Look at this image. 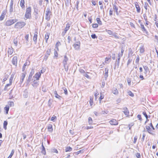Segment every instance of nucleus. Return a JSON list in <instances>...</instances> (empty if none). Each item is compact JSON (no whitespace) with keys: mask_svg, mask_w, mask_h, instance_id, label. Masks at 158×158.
Wrapping results in <instances>:
<instances>
[{"mask_svg":"<svg viewBox=\"0 0 158 158\" xmlns=\"http://www.w3.org/2000/svg\"><path fill=\"white\" fill-rule=\"evenodd\" d=\"M145 128L147 132L153 135L155 134V129L151 121L148 122L144 123Z\"/></svg>","mask_w":158,"mask_h":158,"instance_id":"1","label":"nucleus"},{"mask_svg":"<svg viewBox=\"0 0 158 158\" xmlns=\"http://www.w3.org/2000/svg\"><path fill=\"white\" fill-rule=\"evenodd\" d=\"M31 7L29 6L27 8L26 12L24 15L25 19H30L31 17Z\"/></svg>","mask_w":158,"mask_h":158,"instance_id":"2","label":"nucleus"},{"mask_svg":"<svg viewBox=\"0 0 158 158\" xmlns=\"http://www.w3.org/2000/svg\"><path fill=\"white\" fill-rule=\"evenodd\" d=\"M26 25L25 22L23 21H19L16 23L14 26L15 28L20 29L22 28Z\"/></svg>","mask_w":158,"mask_h":158,"instance_id":"3","label":"nucleus"},{"mask_svg":"<svg viewBox=\"0 0 158 158\" xmlns=\"http://www.w3.org/2000/svg\"><path fill=\"white\" fill-rule=\"evenodd\" d=\"M17 21L16 19H9L4 22V25L5 26H10L14 24Z\"/></svg>","mask_w":158,"mask_h":158,"instance_id":"4","label":"nucleus"},{"mask_svg":"<svg viewBox=\"0 0 158 158\" xmlns=\"http://www.w3.org/2000/svg\"><path fill=\"white\" fill-rule=\"evenodd\" d=\"M14 78L13 76L11 75L10 77L9 80V83L6 84L5 86L4 89V90L5 91H8L10 89V87L11 85L12 84L13 80Z\"/></svg>","mask_w":158,"mask_h":158,"instance_id":"5","label":"nucleus"},{"mask_svg":"<svg viewBox=\"0 0 158 158\" xmlns=\"http://www.w3.org/2000/svg\"><path fill=\"white\" fill-rule=\"evenodd\" d=\"M52 12L49 9L46 11L45 14V19L48 21L49 20L50 16L52 15Z\"/></svg>","mask_w":158,"mask_h":158,"instance_id":"6","label":"nucleus"},{"mask_svg":"<svg viewBox=\"0 0 158 158\" xmlns=\"http://www.w3.org/2000/svg\"><path fill=\"white\" fill-rule=\"evenodd\" d=\"M18 62V57L17 56H14L12 60L11 63L15 67H17Z\"/></svg>","mask_w":158,"mask_h":158,"instance_id":"7","label":"nucleus"},{"mask_svg":"<svg viewBox=\"0 0 158 158\" xmlns=\"http://www.w3.org/2000/svg\"><path fill=\"white\" fill-rule=\"evenodd\" d=\"M30 64V61L29 60H26L25 63H24L23 65L22 68V71L23 72H24L26 69V66H29Z\"/></svg>","mask_w":158,"mask_h":158,"instance_id":"8","label":"nucleus"},{"mask_svg":"<svg viewBox=\"0 0 158 158\" xmlns=\"http://www.w3.org/2000/svg\"><path fill=\"white\" fill-rule=\"evenodd\" d=\"M51 52V48H48L46 51V54L45 55L44 58V60H47L48 56L50 55Z\"/></svg>","mask_w":158,"mask_h":158,"instance_id":"9","label":"nucleus"},{"mask_svg":"<svg viewBox=\"0 0 158 158\" xmlns=\"http://www.w3.org/2000/svg\"><path fill=\"white\" fill-rule=\"evenodd\" d=\"M40 77L41 73H40V72L37 73L33 76V79L35 80L38 81Z\"/></svg>","mask_w":158,"mask_h":158,"instance_id":"10","label":"nucleus"},{"mask_svg":"<svg viewBox=\"0 0 158 158\" xmlns=\"http://www.w3.org/2000/svg\"><path fill=\"white\" fill-rule=\"evenodd\" d=\"M7 13V10H4L2 13V14L0 16V20H3L5 18V15Z\"/></svg>","mask_w":158,"mask_h":158,"instance_id":"11","label":"nucleus"},{"mask_svg":"<svg viewBox=\"0 0 158 158\" xmlns=\"http://www.w3.org/2000/svg\"><path fill=\"white\" fill-rule=\"evenodd\" d=\"M26 74V72H24L21 74L20 77V81L21 83L23 82Z\"/></svg>","mask_w":158,"mask_h":158,"instance_id":"12","label":"nucleus"},{"mask_svg":"<svg viewBox=\"0 0 158 158\" xmlns=\"http://www.w3.org/2000/svg\"><path fill=\"white\" fill-rule=\"evenodd\" d=\"M68 58L67 56L66 55L64 56V60L63 61V63L64 64V67H65V70L66 71H67L68 70V66H67V68H66L65 67V65L67 64V61H68Z\"/></svg>","mask_w":158,"mask_h":158,"instance_id":"13","label":"nucleus"},{"mask_svg":"<svg viewBox=\"0 0 158 158\" xmlns=\"http://www.w3.org/2000/svg\"><path fill=\"white\" fill-rule=\"evenodd\" d=\"M14 1L13 0H11L10 5V12H12L14 10Z\"/></svg>","mask_w":158,"mask_h":158,"instance_id":"14","label":"nucleus"},{"mask_svg":"<svg viewBox=\"0 0 158 158\" xmlns=\"http://www.w3.org/2000/svg\"><path fill=\"white\" fill-rule=\"evenodd\" d=\"M80 42H76L73 45V46L75 49L76 50L78 49L80 47Z\"/></svg>","mask_w":158,"mask_h":158,"instance_id":"15","label":"nucleus"},{"mask_svg":"<svg viewBox=\"0 0 158 158\" xmlns=\"http://www.w3.org/2000/svg\"><path fill=\"white\" fill-rule=\"evenodd\" d=\"M135 6L137 12L139 13L140 11V8L139 5V3L137 2L135 3Z\"/></svg>","mask_w":158,"mask_h":158,"instance_id":"16","label":"nucleus"},{"mask_svg":"<svg viewBox=\"0 0 158 158\" xmlns=\"http://www.w3.org/2000/svg\"><path fill=\"white\" fill-rule=\"evenodd\" d=\"M71 24L69 23H67L66 25V26L64 30V34L66 33L67 31L69 29L70 27Z\"/></svg>","mask_w":158,"mask_h":158,"instance_id":"17","label":"nucleus"},{"mask_svg":"<svg viewBox=\"0 0 158 158\" xmlns=\"http://www.w3.org/2000/svg\"><path fill=\"white\" fill-rule=\"evenodd\" d=\"M123 112L125 114L127 117L129 115V111L128 110L127 108H125L123 109Z\"/></svg>","mask_w":158,"mask_h":158,"instance_id":"18","label":"nucleus"},{"mask_svg":"<svg viewBox=\"0 0 158 158\" xmlns=\"http://www.w3.org/2000/svg\"><path fill=\"white\" fill-rule=\"evenodd\" d=\"M38 32L36 31L33 37V40L35 42V44H36L37 41V38L38 36Z\"/></svg>","mask_w":158,"mask_h":158,"instance_id":"19","label":"nucleus"},{"mask_svg":"<svg viewBox=\"0 0 158 158\" xmlns=\"http://www.w3.org/2000/svg\"><path fill=\"white\" fill-rule=\"evenodd\" d=\"M106 31L110 35H113L114 36L115 38H117V33H115L114 34H113V32L112 31L109 30H106Z\"/></svg>","mask_w":158,"mask_h":158,"instance_id":"20","label":"nucleus"},{"mask_svg":"<svg viewBox=\"0 0 158 158\" xmlns=\"http://www.w3.org/2000/svg\"><path fill=\"white\" fill-rule=\"evenodd\" d=\"M142 114L146 118V120L145 121V123H146L147 122H150V121H149V119H148V117L146 112L145 111H143L142 112Z\"/></svg>","mask_w":158,"mask_h":158,"instance_id":"21","label":"nucleus"},{"mask_svg":"<svg viewBox=\"0 0 158 158\" xmlns=\"http://www.w3.org/2000/svg\"><path fill=\"white\" fill-rule=\"evenodd\" d=\"M110 123L112 125H116L118 124V122L115 119H112L110 121Z\"/></svg>","mask_w":158,"mask_h":158,"instance_id":"22","label":"nucleus"},{"mask_svg":"<svg viewBox=\"0 0 158 158\" xmlns=\"http://www.w3.org/2000/svg\"><path fill=\"white\" fill-rule=\"evenodd\" d=\"M13 51V48H12L11 47L8 48V49L7 51V53L8 55H11L12 54Z\"/></svg>","mask_w":158,"mask_h":158,"instance_id":"23","label":"nucleus"},{"mask_svg":"<svg viewBox=\"0 0 158 158\" xmlns=\"http://www.w3.org/2000/svg\"><path fill=\"white\" fill-rule=\"evenodd\" d=\"M33 84H32V86L34 87H37L39 85L38 82L37 81L34 79H33Z\"/></svg>","mask_w":158,"mask_h":158,"instance_id":"24","label":"nucleus"},{"mask_svg":"<svg viewBox=\"0 0 158 158\" xmlns=\"http://www.w3.org/2000/svg\"><path fill=\"white\" fill-rule=\"evenodd\" d=\"M61 44L60 42L59 41H57L55 45V49H56L57 50H59V47L61 45Z\"/></svg>","mask_w":158,"mask_h":158,"instance_id":"25","label":"nucleus"},{"mask_svg":"<svg viewBox=\"0 0 158 158\" xmlns=\"http://www.w3.org/2000/svg\"><path fill=\"white\" fill-rule=\"evenodd\" d=\"M25 1L24 0H21L20 2V5L21 8L23 9L25 7Z\"/></svg>","mask_w":158,"mask_h":158,"instance_id":"26","label":"nucleus"},{"mask_svg":"<svg viewBox=\"0 0 158 158\" xmlns=\"http://www.w3.org/2000/svg\"><path fill=\"white\" fill-rule=\"evenodd\" d=\"M93 98L94 97L93 95L90 97V100L89 101V102L91 106L93 105L94 104Z\"/></svg>","mask_w":158,"mask_h":158,"instance_id":"27","label":"nucleus"},{"mask_svg":"<svg viewBox=\"0 0 158 158\" xmlns=\"http://www.w3.org/2000/svg\"><path fill=\"white\" fill-rule=\"evenodd\" d=\"M50 34L49 33H47L45 35L44 39L45 40L46 43H48V40L49 38Z\"/></svg>","mask_w":158,"mask_h":158,"instance_id":"28","label":"nucleus"},{"mask_svg":"<svg viewBox=\"0 0 158 158\" xmlns=\"http://www.w3.org/2000/svg\"><path fill=\"white\" fill-rule=\"evenodd\" d=\"M59 50H57L56 49H54V56L56 58H57L58 56V52Z\"/></svg>","mask_w":158,"mask_h":158,"instance_id":"29","label":"nucleus"},{"mask_svg":"<svg viewBox=\"0 0 158 158\" xmlns=\"http://www.w3.org/2000/svg\"><path fill=\"white\" fill-rule=\"evenodd\" d=\"M54 93L55 96L56 98L59 99H60V98H61V97L58 94L56 91H54Z\"/></svg>","mask_w":158,"mask_h":158,"instance_id":"30","label":"nucleus"},{"mask_svg":"<svg viewBox=\"0 0 158 158\" xmlns=\"http://www.w3.org/2000/svg\"><path fill=\"white\" fill-rule=\"evenodd\" d=\"M4 109L5 111L6 114H8L9 109V106L7 105L4 108Z\"/></svg>","mask_w":158,"mask_h":158,"instance_id":"31","label":"nucleus"},{"mask_svg":"<svg viewBox=\"0 0 158 158\" xmlns=\"http://www.w3.org/2000/svg\"><path fill=\"white\" fill-rule=\"evenodd\" d=\"M48 129L49 131L52 132L53 131L52 125V124H49L48 127Z\"/></svg>","mask_w":158,"mask_h":158,"instance_id":"32","label":"nucleus"},{"mask_svg":"<svg viewBox=\"0 0 158 158\" xmlns=\"http://www.w3.org/2000/svg\"><path fill=\"white\" fill-rule=\"evenodd\" d=\"M140 27L142 29V30L144 32H147V31L145 27H144V25L143 24H140Z\"/></svg>","mask_w":158,"mask_h":158,"instance_id":"33","label":"nucleus"},{"mask_svg":"<svg viewBox=\"0 0 158 158\" xmlns=\"http://www.w3.org/2000/svg\"><path fill=\"white\" fill-rule=\"evenodd\" d=\"M143 68L145 70V73L146 74L148 71L149 72L148 67L147 66H143Z\"/></svg>","mask_w":158,"mask_h":158,"instance_id":"34","label":"nucleus"},{"mask_svg":"<svg viewBox=\"0 0 158 158\" xmlns=\"http://www.w3.org/2000/svg\"><path fill=\"white\" fill-rule=\"evenodd\" d=\"M111 60V56H110V57H106L105 59V63H107L108 62H109L110 60Z\"/></svg>","mask_w":158,"mask_h":158,"instance_id":"35","label":"nucleus"},{"mask_svg":"<svg viewBox=\"0 0 158 158\" xmlns=\"http://www.w3.org/2000/svg\"><path fill=\"white\" fill-rule=\"evenodd\" d=\"M96 21L98 24L99 25H102V21L100 19V18H96Z\"/></svg>","mask_w":158,"mask_h":158,"instance_id":"36","label":"nucleus"},{"mask_svg":"<svg viewBox=\"0 0 158 158\" xmlns=\"http://www.w3.org/2000/svg\"><path fill=\"white\" fill-rule=\"evenodd\" d=\"M112 92L114 94H117L118 93V91L117 89L115 88L114 87L113 89Z\"/></svg>","mask_w":158,"mask_h":158,"instance_id":"37","label":"nucleus"},{"mask_svg":"<svg viewBox=\"0 0 158 158\" xmlns=\"http://www.w3.org/2000/svg\"><path fill=\"white\" fill-rule=\"evenodd\" d=\"M8 123L6 121H5L3 123V128L5 130H6L7 129V125Z\"/></svg>","mask_w":158,"mask_h":158,"instance_id":"38","label":"nucleus"},{"mask_svg":"<svg viewBox=\"0 0 158 158\" xmlns=\"http://www.w3.org/2000/svg\"><path fill=\"white\" fill-rule=\"evenodd\" d=\"M72 150V148L71 147H67L66 148L65 150L66 152H68L71 151Z\"/></svg>","mask_w":158,"mask_h":158,"instance_id":"39","label":"nucleus"},{"mask_svg":"<svg viewBox=\"0 0 158 158\" xmlns=\"http://www.w3.org/2000/svg\"><path fill=\"white\" fill-rule=\"evenodd\" d=\"M99 95V93L97 91H96L94 94L95 100H97L98 98V96Z\"/></svg>","mask_w":158,"mask_h":158,"instance_id":"40","label":"nucleus"},{"mask_svg":"<svg viewBox=\"0 0 158 158\" xmlns=\"http://www.w3.org/2000/svg\"><path fill=\"white\" fill-rule=\"evenodd\" d=\"M8 103L9 105V107H13L14 105V102L12 101H9L8 102Z\"/></svg>","mask_w":158,"mask_h":158,"instance_id":"41","label":"nucleus"},{"mask_svg":"<svg viewBox=\"0 0 158 158\" xmlns=\"http://www.w3.org/2000/svg\"><path fill=\"white\" fill-rule=\"evenodd\" d=\"M88 123L89 125H92L93 124V120L90 117L88 118Z\"/></svg>","mask_w":158,"mask_h":158,"instance_id":"42","label":"nucleus"},{"mask_svg":"<svg viewBox=\"0 0 158 158\" xmlns=\"http://www.w3.org/2000/svg\"><path fill=\"white\" fill-rule=\"evenodd\" d=\"M100 96L99 98V100L100 102H101V100L104 98V95L102 93H101L100 94Z\"/></svg>","mask_w":158,"mask_h":158,"instance_id":"43","label":"nucleus"},{"mask_svg":"<svg viewBox=\"0 0 158 158\" xmlns=\"http://www.w3.org/2000/svg\"><path fill=\"white\" fill-rule=\"evenodd\" d=\"M14 150H12L11 151V152L10 154V155L7 158H11L12 156L14 155Z\"/></svg>","mask_w":158,"mask_h":158,"instance_id":"44","label":"nucleus"},{"mask_svg":"<svg viewBox=\"0 0 158 158\" xmlns=\"http://www.w3.org/2000/svg\"><path fill=\"white\" fill-rule=\"evenodd\" d=\"M13 42L15 45L17 46L18 43V39L17 38L14 39L13 40Z\"/></svg>","mask_w":158,"mask_h":158,"instance_id":"45","label":"nucleus"},{"mask_svg":"<svg viewBox=\"0 0 158 158\" xmlns=\"http://www.w3.org/2000/svg\"><path fill=\"white\" fill-rule=\"evenodd\" d=\"M56 116L53 115V116L51 117V121H54V120H56Z\"/></svg>","mask_w":158,"mask_h":158,"instance_id":"46","label":"nucleus"},{"mask_svg":"<svg viewBox=\"0 0 158 158\" xmlns=\"http://www.w3.org/2000/svg\"><path fill=\"white\" fill-rule=\"evenodd\" d=\"M148 5L147 2H145L144 7L146 10L148 9Z\"/></svg>","mask_w":158,"mask_h":158,"instance_id":"47","label":"nucleus"},{"mask_svg":"<svg viewBox=\"0 0 158 158\" xmlns=\"http://www.w3.org/2000/svg\"><path fill=\"white\" fill-rule=\"evenodd\" d=\"M128 94L129 96L132 97H133L134 96V94L131 91H129L128 92Z\"/></svg>","mask_w":158,"mask_h":158,"instance_id":"48","label":"nucleus"},{"mask_svg":"<svg viewBox=\"0 0 158 158\" xmlns=\"http://www.w3.org/2000/svg\"><path fill=\"white\" fill-rule=\"evenodd\" d=\"M127 81L129 85H131V78H128L127 79Z\"/></svg>","mask_w":158,"mask_h":158,"instance_id":"49","label":"nucleus"},{"mask_svg":"<svg viewBox=\"0 0 158 158\" xmlns=\"http://www.w3.org/2000/svg\"><path fill=\"white\" fill-rule=\"evenodd\" d=\"M139 56H137L136 57V58L135 60V62L137 63L138 64L139 62Z\"/></svg>","mask_w":158,"mask_h":158,"instance_id":"50","label":"nucleus"},{"mask_svg":"<svg viewBox=\"0 0 158 158\" xmlns=\"http://www.w3.org/2000/svg\"><path fill=\"white\" fill-rule=\"evenodd\" d=\"M98 26V24L97 23H94L92 24V27L93 28H97Z\"/></svg>","mask_w":158,"mask_h":158,"instance_id":"51","label":"nucleus"},{"mask_svg":"<svg viewBox=\"0 0 158 158\" xmlns=\"http://www.w3.org/2000/svg\"><path fill=\"white\" fill-rule=\"evenodd\" d=\"M137 136H135L134 137V141H133V143H135L136 142V141H137Z\"/></svg>","mask_w":158,"mask_h":158,"instance_id":"52","label":"nucleus"},{"mask_svg":"<svg viewBox=\"0 0 158 158\" xmlns=\"http://www.w3.org/2000/svg\"><path fill=\"white\" fill-rule=\"evenodd\" d=\"M137 117L140 121H142V119L141 117V116L140 114H138L137 116Z\"/></svg>","mask_w":158,"mask_h":158,"instance_id":"53","label":"nucleus"},{"mask_svg":"<svg viewBox=\"0 0 158 158\" xmlns=\"http://www.w3.org/2000/svg\"><path fill=\"white\" fill-rule=\"evenodd\" d=\"M143 17L145 21L148 20L147 17L145 14H143Z\"/></svg>","mask_w":158,"mask_h":158,"instance_id":"54","label":"nucleus"},{"mask_svg":"<svg viewBox=\"0 0 158 158\" xmlns=\"http://www.w3.org/2000/svg\"><path fill=\"white\" fill-rule=\"evenodd\" d=\"M91 37L92 39H94L97 38V36H96L95 34L92 35H91Z\"/></svg>","mask_w":158,"mask_h":158,"instance_id":"55","label":"nucleus"},{"mask_svg":"<svg viewBox=\"0 0 158 158\" xmlns=\"http://www.w3.org/2000/svg\"><path fill=\"white\" fill-rule=\"evenodd\" d=\"M136 156L137 158H141L140 154L139 153H137L136 154Z\"/></svg>","mask_w":158,"mask_h":158,"instance_id":"56","label":"nucleus"},{"mask_svg":"<svg viewBox=\"0 0 158 158\" xmlns=\"http://www.w3.org/2000/svg\"><path fill=\"white\" fill-rule=\"evenodd\" d=\"M114 9L115 10V11L117 13V14H118V7L114 5Z\"/></svg>","mask_w":158,"mask_h":158,"instance_id":"57","label":"nucleus"},{"mask_svg":"<svg viewBox=\"0 0 158 158\" xmlns=\"http://www.w3.org/2000/svg\"><path fill=\"white\" fill-rule=\"evenodd\" d=\"M105 75L107 77L108 76V69H107L106 68L105 69Z\"/></svg>","mask_w":158,"mask_h":158,"instance_id":"58","label":"nucleus"},{"mask_svg":"<svg viewBox=\"0 0 158 158\" xmlns=\"http://www.w3.org/2000/svg\"><path fill=\"white\" fill-rule=\"evenodd\" d=\"M52 151L53 152L56 153H58V151L55 148L52 149Z\"/></svg>","mask_w":158,"mask_h":158,"instance_id":"59","label":"nucleus"},{"mask_svg":"<svg viewBox=\"0 0 158 158\" xmlns=\"http://www.w3.org/2000/svg\"><path fill=\"white\" fill-rule=\"evenodd\" d=\"M29 35L28 34L26 35L25 36V38L27 41H28Z\"/></svg>","mask_w":158,"mask_h":158,"instance_id":"60","label":"nucleus"},{"mask_svg":"<svg viewBox=\"0 0 158 158\" xmlns=\"http://www.w3.org/2000/svg\"><path fill=\"white\" fill-rule=\"evenodd\" d=\"M93 127L92 126H87L85 127V129H86V130H88L89 129H93Z\"/></svg>","mask_w":158,"mask_h":158,"instance_id":"61","label":"nucleus"},{"mask_svg":"<svg viewBox=\"0 0 158 158\" xmlns=\"http://www.w3.org/2000/svg\"><path fill=\"white\" fill-rule=\"evenodd\" d=\"M124 48H123V47H122V48H121V56H122L123 55V52H124Z\"/></svg>","mask_w":158,"mask_h":158,"instance_id":"62","label":"nucleus"},{"mask_svg":"<svg viewBox=\"0 0 158 158\" xmlns=\"http://www.w3.org/2000/svg\"><path fill=\"white\" fill-rule=\"evenodd\" d=\"M45 71V69L44 68H43L41 70L40 73H44Z\"/></svg>","mask_w":158,"mask_h":158,"instance_id":"63","label":"nucleus"},{"mask_svg":"<svg viewBox=\"0 0 158 158\" xmlns=\"http://www.w3.org/2000/svg\"><path fill=\"white\" fill-rule=\"evenodd\" d=\"M109 14L110 15H111L113 14V10L112 9H110L109 11Z\"/></svg>","mask_w":158,"mask_h":158,"instance_id":"64","label":"nucleus"}]
</instances>
